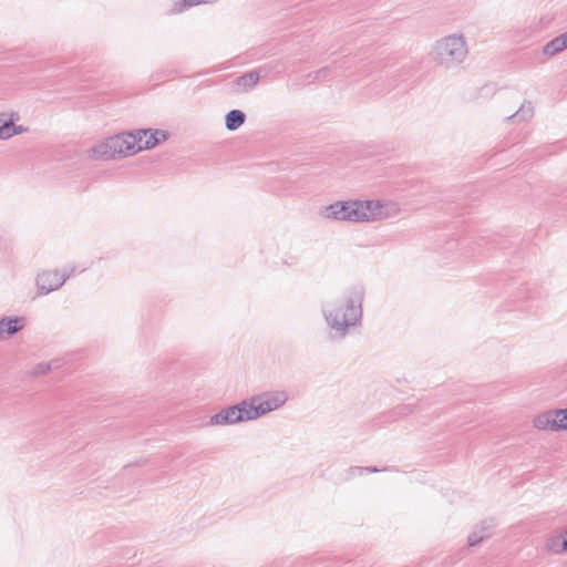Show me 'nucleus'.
Segmentation results:
<instances>
[{
	"label": "nucleus",
	"instance_id": "f3484780",
	"mask_svg": "<svg viewBox=\"0 0 567 567\" xmlns=\"http://www.w3.org/2000/svg\"><path fill=\"white\" fill-rule=\"evenodd\" d=\"M533 113H534V107H533L532 102H524L522 104V106L519 107V110L515 114L507 117V121H516V122L526 121L533 116Z\"/></svg>",
	"mask_w": 567,
	"mask_h": 567
},
{
	"label": "nucleus",
	"instance_id": "f8f14e48",
	"mask_svg": "<svg viewBox=\"0 0 567 567\" xmlns=\"http://www.w3.org/2000/svg\"><path fill=\"white\" fill-rule=\"evenodd\" d=\"M566 48H567V31L565 33L554 38L549 42H547L543 48V53L545 55L553 56Z\"/></svg>",
	"mask_w": 567,
	"mask_h": 567
},
{
	"label": "nucleus",
	"instance_id": "aec40b11",
	"mask_svg": "<svg viewBox=\"0 0 567 567\" xmlns=\"http://www.w3.org/2000/svg\"><path fill=\"white\" fill-rule=\"evenodd\" d=\"M489 534H481L477 529L473 530L467 537L468 546L473 547L480 544L484 538L488 537Z\"/></svg>",
	"mask_w": 567,
	"mask_h": 567
},
{
	"label": "nucleus",
	"instance_id": "1a4fd4ad",
	"mask_svg": "<svg viewBox=\"0 0 567 567\" xmlns=\"http://www.w3.org/2000/svg\"><path fill=\"white\" fill-rule=\"evenodd\" d=\"M112 143H110V137L105 141L94 145L91 148V156L95 159H112L116 157V154L113 153Z\"/></svg>",
	"mask_w": 567,
	"mask_h": 567
},
{
	"label": "nucleus",
	"instance_id": "39448f33",
	"mask_svg": "<svg viewBox=\"0 0 567 567\" xmlns=\"http://www.w3.org/2000/svg\"><path fill=\"white\" fill-rule=\"evenodd\" d=\"M251 420H254V417L248 400L246 399L237 404L221 409L219 412L210 416L207 424L224 426Z\"/></svg>",
	"mask_w": 567,
	"mask_h": 567
},
{
	"label": "nucleus",
	"instance_id": "4be33fe9",
	"mask_svg": "<svg viewBox=\"0 0 567 567\" xmlns=\"http://www.w3.org/2000/svg\"><path fill=\"white\" fill-rule=\"evenodd\" d=\"M381 470H379L375 466H367V467L355 466V467H351L352 474L358 473L359 475H362L364 473H378Z\"/></svg>",
	"mask_w": 567,
	"mask_h": 567
},
{
	"label": "nucleus",
	"instance_id": "9d476101",
	"mask_svg": "<svg viewBox=\"0 0 567 567\" xmlns=\"http://www.w3.org/2000/svg\"><path fill=\"white\" fill-rule=\"evenodd\" d=\"M148 132L146 137L143 138V150H151L165 142L169 134L163 130H152Z\"/></svg>",
	"mask_w": 567,
	"mask_h": 567
},
{
	"label": "nucleus",
	"instance_id": "f257e3e1",
	"mask_svg": "<svg viewBox=\"0 0 567 567\" xmlns=\"http://www.w3.org/2000/svg\"><path fill=\"white\" fill-rule=\"evenodd\" d=\"M364 299V288L355 285L348 289L344 301L340 306L324 303L322 312L327 324L340 337H344L348 328L354 327L361 322L362 302Z\"/></svg>",
	"mask_w": 567,
	"mask_h": 567
},
{
	"label": "nucleus",
	"instance_id": "423d86ee",
	"mask_svg": "<svg viewBox=\"0 0 567 567\" xmlns=\"http://www.w3.org/2000/svg\"><path fill=\"white\" fill-rule=\"evenodd\" d=\"M247 400L250 405L252 417L256 420L282 406L288 400V394L285 391H277L262 396H252Z\"/></svg>",
	"mask_w": 567,
	"mask_h": 567
},
{
	"label": "nucleus",
	"instance_id": "4468645a",
	"mask_svg": "<svg viewBox=\"0 0 567 567\" xmlns=\"http://www.w3.org/2000/svg\"><path fill=\"white\" fill-rule=\"evenodd\" d=\"M546 549L553 554L567 551L566 537L564 536V533L549 537L546 542Z\"/></svg>",
	"mask_w": 567,
	"mask_h": 567
},
{
	"label": "nucleus",
	"instance_id": "393cba45",
	"mask_svg": "<svg viewBox=\"0 0 567 567\" xmlns=\"http://www.w3.org/2000/svg\"><path fill=\"white\" fill-rule=\"evenodd\" d=\"M25 127L22 126V125H16L14 122L12 123V126H11V132H14V135H19L23 132H25Z\"/></svg>",
	"mask_w": 567,
	"mask_h": 567
},
{
	"label": "nucleus",
	"instance_id": "7ed1b4c3",
	"mask_svg": "<svg viewBox=\"0 0 567 567\" xmlns=\"http://www.w3.org/2000/svg\"><path fill=\"white\" fill-rule=\"evenodd\" d=\"M433 53L439 64L450 68L465 59L467 47L462 35L452 34L439 40Z\"/></svg>",
	"mask_w": 567,
	"mask_h": 567
},
{
	"label": "nucleus",
	"instance_id": "a211bd4d",
	"mask_svg": "<svg viewBox=\"0 0 567 567\" xmlns=\"http://www.w3.org/2000/svg\"><path fill=\"white\" fill-rule=\"evenodd\" d=\"M554 431L567 430V408L553 410Z\"/></svg>",
	"mask_w": 567,
	"mask_h": 567
},
{
	"label": "nucleus",
	"instance_id": "20e7f679",
	"mask_svg": "<svg viewBox=\"0 0 567 567\" xmlns=\"http://www.w3.org/2000/svg\"><path fill=\"white\" fill-rule=\"evenodd\" d=\"M89 266H82L81 268L76 265H70L63 269L62 272L58 270H44L39 272L35 279L38 295L45 296L52 291L61 288L64 282L76 272L84 271Z\"/></svg>",
	"mask_w": 567,
	"mask_h": 567
},
{
	"label": "nucleus",
	"instance_id": "412c9836",
	"mask_svg": "<svg viewBox=\"0 0 567 567\" xmlns=\"http://www.w3.org/2000/svg\"><path fill=\"white\" fill-rule=\"evenodd\" d=\"M51 370V364L48 363V362H40L38 363L33 370H32V375H44L47 374L49 371Z\"/></svg>",
	"mask_w": 567,
	"mask_h": 567
},
{
	"label": "nucleus",
	"instance_id": "9b49d317",
	"mask_svg": "<svg viewBox=\"0 0 567 567\" xmlns=\"http://www.w3.org/2000/svg\"><path fill=\"white\" fill-rule=\"evenodd\" d=\"M18 120V113H0V140H8L14 136V132H11V126Z\"/></svg>",
	"mask_w": 567,
	"mask_h": 567
},
{
	"label": "nucleus",
	"instance_id": "0eeeda50",
	"mask_svg": "<svg viewBox=\"0 0 567 567\" xmlns=\"http://www.w3.org/2000/svg\"><path fill=\"white\" fill-rule=\"evenodd\" d=\"M150 131V128H143L122 133L126 156L143 151V138L146 137Z\"/></svg>",
	"mask_w": 567,
	"mask_h": 567
},
{
	"label": "nucleus",
	"instance_id": "2eb2a0df",
	"mask_svg": "<svg viewBox=\"0 0 567 567\" xmlns=\"http://www.w3.org/2000/svg\"><path fill=\"white\" fill-rule=\"evenodd\" d=\"M260 79V70L249 71L236 79L238 86H241L245 91L252 89Z\"/></svg>",
	"mask_w": 567,
	"mask_h": 567
},
{
	"label": "nucleus",
	"instance_id": "6ab92c4d",
	"mask_svg": "<svg viewBox=\"0 0 567 567\" xmlns=\"http://www.w3.org/2000/svg\"><path fill=\"white\" fill-rule=\"evenodd\" d=\"M110 143H112V146H113V153L116 154V157L117 156H126V153H125V150H124V143H123V137H122V133L121 134H117V135H114V136H111L110 137Z\"/></svg>",
	"mask_w": 567,
	"mask_h": 567
},
{
	"label": "nucleus",
	"instance_id": "a878e982",
	"mask_svg": "<svg viewBox=\"0 0 567 567\" xmlns=\"http://www.w3.org/2000/svg\"><path fill=\"white\" fill-rule=\"evenodd\" d=\"M329 70H330V68H328V66L320 69L319 71L316 72V78L320 76V75H324L326 73H328Z\"/></svg>",
	"mask_w": 567,
	"mask_h": 567
},
{
	"label": "nucleus",
	"instance_id": "bb28decb",
	"mask_svg": "<svg viewBox=\"0 0 567 567\" xmlns=\"http://www.w3.org/2000/svg\"><path fill=\"white\" fill-rule=\"evenodd\" d=\"M285 265H288V261L284 258H281Z\"/></svg>",
	"mask_w": 567,
	"mask_h": 567
},
{
	"label": "nucleus",
	"instance_id": "ddd939ff",
	"mask_svg": "<svg viewBox=\"0 0 567 567\" xmlns=\"http://www.w3.org/2000/svg\"><path fill=\"white\" fill-rule=\"evenodd\" d=\"M245 121L246 114L241 110H231L225 116V126L228 131H236Z\"/></svg>",
	"mask_w": 567,
	"mask_h": 567
},
{
	"label": "nucleus",
	"instance_id": "6e6552de",
	"mask_svg": "<svg viewBox=\"0 0 567 567\" xmlns=\"http://www.w3.org/2000/svg\"><path fill=\"white\" fill-rule=\"evenodd\" d=\"M24 327L23 317H3L0 319V340H6L21 331Z\"/></svg>",
	"mask_w": 567,
	"mask_h": 567
},
{
	"label": "nucleus",
	"instance_id": "b1692460",
	"mask_svg": "<svg viewBox=\"0 0 567 567\" xmlns=\"http://www.w3.org/2000/svg\"><path fill=\"white\" fill-rule=\"evenodd\" d=\"M411 412H412V409L410 408V405H402V406L396 408V410H395V413H398L400 415H404V414H408Z\"/></svg>",
	"mask_w": 567,
	"mask_h": 567
},
{
	"label": "nucleus",
	"instance_id": "dca6fc26",
	"mask_svg": "<svg viewBox=\"0 0 567 567\" xmlns=\"http://www.w3.org/2000/svg\"><path fill=\"white\" fill-rule=\"evenodd\" d=\"M534 426L538 430L554 431L553 410L546 411L534 419Z\"/></svg>",
	"mask_w": 567,
	"mask_h": 567
},
{
	"label": "nucleus",
	"instance_id": "5701e85b",
	"mask_svg": "<svg viewBox=\"0 0 567 567\" xmlns=\"http://www.w3.org/2000/svg\"><path fill=\"white\" fill-rule=\"evenodd\" d=\"M493 527V520H483L477 527L481 534H488V530Z\"/></svg>",
	"mask_w": 567,
	"mask_h": 567
},
{
	"label": "nucleus",
	"instance_id": "f03ea898",
	"mask_svg": "<svg viewBox=\"0 0 567 567\" xmlns=\"http://www.w3.org/2000/svg\"><path fill=\"white\" fill-rule=\"evenodd\" d=\"M382 205L375 200L336 202L326 207V217L353 223L377 219L382 213Z\"/></svg>",
	"mask_w": 567,
	"mask_h": 567
}]
</instances>
